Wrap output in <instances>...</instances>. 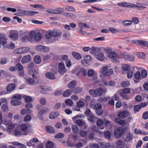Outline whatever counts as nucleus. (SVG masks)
<instances>
[{
    "mask_svg": "<svg viewBox=\"0 0 148 148\" xmlns=\"http://www.w3.org/2000/svg\"><path fill=\"white\" fill-rule=\"evenodd\" d=\"M61 34L60 31L57 29L53 30H49L48 31L46 35V37L48 39H51L52 37H60Z\"/></svg>",
    "mask_w": 148,
    "mask_h": 148,
    "instance_id": "nucleus-1",
    "label": "nucleus"
},
{
    "mask_svg": "<svg viewBox=\"0 0 148 148\" xmlns=\"http://www.w3.org/2000/svg\"><path fill=\"white\" fill-rule=\"evenodd\" d=\"M122 58L125 60L129 61L130 62H133L135 60V56L132 55L127 53L125 52L121 54Z\"/></svg>",
    "mask_w": 148,
    "mask_h": 148,
    "instance_id": "nucleus-2",
    "label": "nucleus"
},
{
    "mask_svg": "<svg viewBox=\"0 0 148 148\" xmlns=\"http://www.w3.org/2000/svg\"><path fill=\"white\" fill-rule=\"evenodd\" d=\"M124 133V129L122 127H119L114 131V136L117 138H120L123 135Z\"/></svg>",
    "mask_w": 148,
    "mask_h": 148,
    "instance_id": "nucleus-3",
    "label": "nucleus"
},
{
    "mask_svg": "<svg viewBox=\"0 0 148 148\" xmlns=\"http://www.w3.org/2000/svg\"><path fill=\"white\" fill-rule=\"evenodd\" d=\"M148 6V4L146 3H140L139 2H137L136 5H133V7L136 8L139 10H143L146 8Z\"/></svg>",
    "mask_w": 148,
    "mask_h": 148,
    "instance_id": "nucleus-4",
    "label": "nucleus"
},
{
    "mask_svg": "<svg viewBox=\"0 0 148 148\" xmlns=\"http://www.w3.org/2000/svg\"><path fill=\"white\" fill-rule=\"evenodd\" d=\"M58 68L59 73L62 75H63L66 71L63 62H61L59 63Z\"/></svg>",
    "mask_w": 148,
    "mask_h": 148,
    "instance_id": "nucleus-5",
    "label": "nucleus"
},
{
    "mask_svg": "<svg viewBox=\"0 0 148 148\" xmlns=\"http://www.w3.org/2000/svg\"><path fill=\"white\" fill-rule=\"evenodd\" d=\"M108 56L109 58L113 59V61L114 62H119V60L117 59V53L115 52L112 51L108 53Z\"/></svg>",
    "mask_w": 148,
    "mask_h": 148,
    "instance_id": "nucleus-6",
    "label": "nucleus"
},
{
    "mask_svg": "<svg viewBox=\"0 0 148 148\" xmlns=\"http://www.w3.org/2000/svg\"><path fill=\"white\" fill-rule=\"evenodd\" d=\"M129 115L128 112L126 110L119 112L118 114V116L119 118L123 119L127 117Z\"/></svg>",
    "mask_w": 148,
    "mask_h": 148,
    "instance_id": "nucleus-7",
    "label": "nucleus"
},
{
    "mask_svg": "<svg viewBox=\"0 0 148 148\" xmlns=\"http://www.w3.org/2000/svg\"><path fill=\"white\" fill-rule=\"evenodd\" d=\"M9 37L10 40L15 41L18 39V36L17 32H11Z\"/></svg>",
    "mask_w": 148,
    "mask_h": 148,
    "instance_id": "nucleus-8",
    "label": "nucleus"
},
{
    "mask_svg": "<svg viewBox=\"0 0 148 148\" xmlns=\"http://www.w3.org/2000/svg\"><path fill=\"white\" fill-rule=\"evenodd\" d=\"M31 60V57L30 55H28L24 56L22 58L21 62L22 64H25Z\"/></svg>",
    "mask_w": 148,
    "mask_h": 148,
    "instance_id": "nucleus-9",
    "label": "nucleus"
},
{
    "mask_svg": "<svg viewBox=\"0 0 148 148\" xmlns=\"http://www.w3.org/2000/svg\"><path fill=\"white\" fill-rule=\"evenodd\" d=\"M96 96H100L106 92V90L102 88H99L96 89Z\"/></svg>",
    "mask_w": 148,
    "mask_h": 148,
    "instance_id": "nucleus-10",
    "label": "nucleus"
},
{
    "mask_svg": "<svg viewBox=\"0 0 148 148\" xmlns=\"http://www.w3.org/2000/svg\"><path fill=\"white\" fill-rule=\"evenodd\" d=\"M96 58L99 60L101 61H103L105 58V56L104 54L101 52L98 53L96 56Z\"/></svg>",
    "mask_w": 148,
    "mask_h": 148,
    "instance_id": "nucleus-11",
    "label": "nucleus"
},
{
    "mask_svg": "<svg viewBox=\"0 0 148 148\" xmlns=\"http://www.w3.org/2000/svg\"><path fill=\"white\" fill-rule=\"evenodd\" d=\"M118 5L120 6L128 8L133 7V5L130 3H127L126 2H123L119 3Z\"/></svg>",
    "mask_w": 148,
    "mask_h": 148,
    "instance_id": "nucleus-12",
    "label": "nucleus"
},
{
    "mask_svg": "<svg viewBox=\"0 0 148 148\" xmlns=\"http://www.w3.org/2000/svg\"><path fill=\"white\" fill-rule=\"evenodd\" d=\"M16 87V85L14 84H10L7 85L6 90L8 92H11Z\"/></svg>",
    "mask_w": 148,
    "mask_h": 148,
    "instance_id": "nucleus-13",
    "label": "nucleus"
},
{
    "mask_svg": "<svg viewBox=\"0 0 148 148\" xmlns=\"http://www.w3.org/2000/svg\"><path fill=\"white\" fill-rule=\"evenodd\" d=\"M46 77L48 79L53 80L56 78V77L54 74L51 72H48L45 74Z\"/></svg>",
    "mask_w": 148,
    "mask_h": 148,
    "instance_id": "nucleus-14",
    "label": "nucleus"
},
{
    "mask_svg": "<svg viewBox=\"0 0 148 148\" xmlns=\"http://www.w3.org/2000/svg\"><path fill=\"white\" fill-rule=\"evenodd\" d=\"M46 130L47 132L51 134L54 133L55 132L54 128L50 125L47 126L46 127Z\"/></svg>",
    "mask_w": 148,
    "mask_h": 148,
    "instance_id": "nucleus-15",
    "label": "nucleus"
},
{
    "mask_svg": "<svg viewBox=\"0 0 148 148\" xmlns=\"http://www.w3.org/2000/svg\"><path fill=\"white\" fill-rule=\"evenodd\" d=\"M31 127V125L22 124L21 125L20 128L22 131L25 132L27 130L28 127Z\"/></svg>",
    "mask_w": 148,
    "mask_h": 148,
    "instance_id": "nucleus-16",
    "label": "nucleus"
},
{
    "mask_svg": "<svg viewBox=\"0 0 148 148\" xmlns=\"http://www.w3.org/2000/svg\"><path fill=\"white\" fill-rule=\"evenodd\" d=\"M73 91L70 89H67L64 91L63 93V96L64 97H68L72 94Z\"/></svg>",
    "mask_w": 148,
    "mask_h": 148,
    "instance_id": "nucleus-17",
    "label": "nucleus"
},
{
    "mask_svg": "<svg viewBox=\"0 0 148 148\" xmlns=\"http://www.w3.org/2000/svg\"><path fill=\"white\" fill-rule=\"evenodd\" d=\"M115 122L121 125L124 126L126 124L125 121L124 120H121L119 118H115L114 119Z\"/></svg>",
    "mask_w": 148,
    "mask_h": 148,
    "instance_id": "nucleus-18",
    "label": "nucleus"
},
{
    "mask_svg": "<svg viewBox=\"0 0 148 148\" xmlns=\"http://www.w3.org/2000/svg\"><path fill=\"white\" fill-rule=\"evenodd\" d=\"M98 144L101 148H111L110 145L109 143H103L101 142L98 143Z\"/></svg>",
    "mask_w": 148,
    "mask_h": 148,
    "instance_id": "nucleus-19",
    "label": "nucleus"
},
{
    "mask_svg": "<svg viewBox=\"0 0 148 148\" xmlns=\"http://www.w3.org/2000/svg\"><path fill=\"white\" fill-rule=\"evenodd\" d=\"M136 42L140 46H146L147 47L148 46V41L138 40Z\"/></svg>",
    "mask_w": 148,
    "mask_h": 148,
    "instance_id": "nucleus-20",
    "label": "nucleus"
},
{
    "mask_svg": "<svg viewBox=\"0 0 148 148\" xmlns=\"http://www.w3.org/2000/svg\"><path fill=\"white\" fill-rule=\"evenodd\" d=\"M59 114L58 112H53L49 114V118L51 119H53L57 117Z\"/></svg>",
    "mask_w": 148,
    "mask_h": 148,
    "instance_id": "nucleus-21",
    "label": "nucleus"
},
{
    "mask_svg": "<svg viewBox=\"0 0 148 148\" xmlns=\"http://www.w3.org/2000/svg\"><path fill=\"white\" fill-rule=\"evenodd\" d=\"M42 39V34L40 32L36 33L34 37V40L36 41H38Z\"/></svg>",
    "mask_w": 148,
    "mask_h": 148,
    "instance_id": "nucleus-22",
    "label": "nucleus"
},
{
    "mask_svg": "<svg viewBox=\"0 0 148 148\" xmlns=\"http://www.w3.org/2000/svg\"><path fill=\"white\" fill-rule=\"evenodd\" d=\"M75 123L79 127L85 125L86 124L85 121L82 119L76 120Z\"/></svg>",
    "mask_w": 148,
    "mask_h": 148,
    "instance_id": "nucleus-23",
    "label": "nucleus"
},
{
    "mask_svg": "<svg viewBox=\"0 0 148 148\" xmlns=\"http://www.w3.org/2000/svg\"><path fill=\"white\" fill-rule=\"evenodd\" d=\"M11 103L12 105L16 106L21 105V102L19 100L14 99L11 101Z\"/></svg>",
    "mask_w": 148,
    "mask_h": 148,
    "instance_id": "nucleus-24",
    "label": "nucleus"
},
{
    "mask_svg": "<svg viewBox=\"0 0 148 148\" xmlns=\"http://www.w3.org/2000/svg\"><path fill=\"white\" fill-rule=\"evenodd\" d=\"M76 85V81L73 80L69 83L68 85V87L69 88H73Z\"/></svg>",
    "mask_w": 148,
    "mask_h": 148,
    "instance_id": "nucleus-25",
    "label": "nucleus"
},
{
    "mask_svg": "<svg viewBox=\"0 0 148 148\" xmlns=\"http://www.w3.org/2000/svg\"><path fill=\"white\" fill-rule=\"evenodd\" d=\"M113 71L112 69H110L108 70L103 75L104 77L110 76L113 74Z\"/></svg>",
    "mask_w": 148,
    "mask_h": 148,
    "instance_id": "nucleus-26",
    "label": "nucleus"
},
{
    "mask_svg": "<svg viewBox=\"0 0 148 148\" xmlns=\"http://www.w3.org/2000/svg\"><path fill=\"white\" fill-rule=\"evenodd\" d=\"M71 129L73 132L75 134L79 132V129L76 125H72V126Z\"/></svg>",
    "mask_w": 148,
    "mask_h": 148,
    "instance_id": "nucleus-27",
    "label": "nucleus"
},
{
    "mask_svg": "<svg viewBox=\"0 0 148 148\" xmlns=\"http://www.w3.org/2000/svg\"><path fill=\"white\" fill-rule=\"evenodd\" d=\"M88 120L89 121L92 123L95 122V120L96 119V117L94 116L93 114L88 116Z\"/></svg>",
    "mask_w": 148,
    "mask_h": 148,
    "instance_id": "nucleus-28",
    "label": "nucleus"
},
{
    "mask_svg": "<svg viewBox=\"0 0 148 148\" xmlns=\"http://www.w3.org/2000/svg\"><path fill=\"white\" fill-rule=\"evenodd\" d=\"M73 57L77 60L80 59L81 58V56L78 53L73 52L72 53Z\"/></svg>",
    "mask_w": 148,
    "mask_h": 148,
    "instance_id": "nucleus-29",
    "label": "nucleus"
},
{
    "mask_svg": "<svg viewBox=\"0 0 148 148\" xmlns=\"http://www.w3.org/2000/svg\"><path fill=\"white\" fill-rule=\"evenodd\" d=\"M137 57L141 59H145L146 57V54L143 52H139L137 54Z\"/></svg>",
    "mask_w": 148,
    "mask_h": 148,
    "instance_id": "nucleus-30",
    "label": "nucleus"
},
{
    "mask_svg": "<svg viewBox=\"0 0 148 148\" xmlns=\"http://www.w3.org/2000/svg\"><path fill=\"white\" fill-rule=\"evenodd\" d=\"M41 60V58L39 56H36L34 58V61L36 64H39Z\"/></svg>",
    "mask_w": 148,
    "mask_h": 148,
    "instance_id": "nucleus-31",
    "label": "nucleus"
},
{
    "mask_svg": "<svg viewBox=\"0 0 148 148\" xmlns=\"http://www.w3.org/2000/svg\"><path fill=\"white\" fill-rule=\"evenodd\" d=\"M31 112V110L29 109H23L21 111V113L23 115L29 114Z\"/></svg>",
    "mask_w": 148,
    "mask_h": 148,
    "instance_id": "nucleus-32",
    "label": "nucleus"
},
{
    "mask_svg": "<svg viewBox=\"0 0 148 148\" xmlns=\"http://www.w3.org/2000/svg\"><path fill=\"white\" fill-rule=\"evenodd\" d=\"M132 135L130 133L128 132L126 135L125 138V141L127 142H129L132 138Z\"/></svg>",
    "mask_w": 148,
    "mask_h": 148,
    "instance_id": "nucleus-33",
    "label": "nucleus"
},
{
    "mask_svg": "<svg viewBox=\"0 0 148 148\" xmlns=\"http://www.w3.org/2000/svg\"><path fill=\"white\" fill-rule=\"evenodd\" d=\"M16 70L18 71H21L23 69V66L20 63H18L15 66Z\"/></svg>",
    "mask_w": 148,
    "mask_h": 148,
    "instance_id": "nucleus-34",
    "label": "nucleus"
},
{
    "mask_svg": "<svg viewBox=\"0 0 148 148\" xmlns=\"http://www.w3.org/2000/svg\"><path fill=\"white\" fill-rule=\"evenodd\" d=\"M0 43L2 45H5L7 43V41L5 38L3 36L0 37Z\"/></svg>",
    "mask_w": 148,
    "mask_h": 148,
    "instance_id": "nucleus-35",
    "label": "nucleus"
},
{
    "mask_svg": "<svg viewBox=\"0 0 148 148\" xmlns=\"http://www.w3.org/2000/svg\"><path fill=\"white\" fill-rule=\"evenodd\" d=\"M47 148H52L53 147L54 144L53 142L51 141H48L45 144Z\"/></svg>",
    "mask_w": 148,
    "mask_h": 148,
    "instance_id": "nucleus-36",
    "label": "nucleus"
},
{
    "mask_svg": "<svg viewBox=\"0 0 148 148\" xmlns=\"http://www.w3.org/2000/svg\"><path fill=\"white\" fill-rule=\"evenodd\" d=\"M55 14H58L64 12V9L63 8H58L54 10Z\"/></svg>",
    "mask_w": 148,
    "mask_h": 148,
    "instance_id": "nucleus-37",
    "label": "nucleus"
},
{
    "mask_svg": "<svg viewBox=\"0 0 148 148\" xmlns=\"http://www.w3.org/2000/svg\"><path fill=\"white\" fill-rule=\"evenodd\" d=\"M22 14H21V15H29L32 16V11L28 10L23 11H22Z\"/></svg>",
    "mask_w": 148,
    "mask_h": 148,
    "instance_id": "nucleus-38",
    "label": "nucleus"
},
{
    "mask_svg": "<svg viewBox=\"0 0 148 148\" xmlns=\"http://www.w3.org/2000/svg\"><path fill=\"white\" fill-rule=\"evenodd\" d=\"M40 88L41 89L40 92L41 93L44 94L47 93V89L46 87L44 86H40Z\"/></svg>",
    "mask_w": 148,
    "mask_h": 148,
    "instance_id": "nucleus-39",
    "label": "nucleus"
},
{
    "mask_svg": "<svg viewBox=\"0 0 148 148\" xmlns=\"http://www.w3.org/2000/svg\"><path fill=\"white\" fill-rule=\"evenodd\" d=\"M49 111V109L47 108H44L43 109L40 110L39 114L40 115H42L46 113V112Z\"/></svg>",
    "mask_w": 148,
    "mask_h": 148,
    "instance_id": "nucleus-40",
    "label": "nucleus"
},
{
    "mask_svg": "<svg viewBox=\"0 0 148 148\" xmlns=\"http://www.w3.org/2000/svg\"><path fill=\"white\" fill-rule=\"evenodd\" d=\"M15 45L12 42H11L8 44L6 47V48L8 49H14L15 48Z\"/></svg>",
    "mask_w": 148,
    "mask_h": 148,
    "instance_id": "nucleus-41",
    "label": "nucleus"
},
{
    "mask_svg": "<svg viewBox=\"0 0 148 148\" xmlns=\"http://www.w3.org/2000/svg\"><path fill=\"white\" fill-rule=\"evenodd\" d=\"M79 134L82 137H85L87 136V132L81 130L79 132Z\"/></svg>",
    "mask_w": 148,
    "mask_h": 148,
    "instance_id": "nucleus-42",
    "label": "nucleus"
},
{
    "mask_svg": "<svg viewBox=\"0 0 148 148\" xmlns=\"http://www.w3.org/2000/svg\"><path fill=\"white\" fill-rule=\"evenodd\" d=\"M77 106L78 108H82L84 106V103L83 101H79L77 103Z\"/></svg>",
    "mask_w": 148,
    "mask_h": 148,
    "instance_id": "nucleus-43",
    "label": "nucleus"
},
{
    "mask_svg": "<svg viewBox=\"0 0 148 148\" xmlns=\"http://www.w3.org/2000/svg\"><path fill=\"white\" fill-rule=\"evenodd\" d=\"M130 82L127 81H123L121 83V86L123 87H127L129 86Z\"/></svg>",
    "mask_w": 148,
    "mask_h": 148,
    "instance_id": "nucleus-44",
    "label": "nucleus"
},
{
    "mask_svg": "<svg viewBox=\"0 0 148 148\" xmlns=\"http://www.w3.org/2000/svg\"><path fill=\"white\" fill-rule=\"evenodd\" d=\"M102 106L100 103H97L94 106V108L96 111L100 110L102 108Z\"/></svg>",
    "mask_w": 148,
    "mask_h": 148,
    "instance_id": "nucleus-45",
    "label": "nucleus"
},
{
    "mask_svg": "<svg viewBox=\"0 0 148 148\" xmlns=\"http://www.w3.org/2000/svg\"><path fill=\"white\" fill-rule=\"evenodd\" d=\"M132 23L131 21H123L122 23L125 26H128L130 25Z\"/></svg>",
    "mask_w": 148,
    "mask_h": 148,
    "instance_id": "nucleus-46",
    "label": "nucleus"
},
{
    "mask_svg": "<svg viewBox=\"0 0 148 148\" xmlns=\"http://www.w3.org/2000/svg\"><path fill=\"white\" fill-rule=\"evenodd\" d=\"M14 53L16 54L22 53V49L21 47L17 48L13 51Z\"/></svg>",
    "mask_w": 148,
    "mask_h": 148,
    "instance_id": "nucleus-47",
    "label": "nucleus"
},
{
    "mask_svg": "<svg viewBox=\"0 0 148 148\" xmlns=\"http://www.w3.org/2000/svg\"><path fill=\"white\" fill-rule=\"evenodd\" d=\"M27 82L29 85H33L35 82V80L34 78H29L27 79Z\"/></svg>",
    "mask_w": 148,
    "mask_h": 148,
    "instance_id": "nucleus-48",
    "label": "nucleus"
},
{
    "mask_svg": "<svg viewBox=\"0 0 148 148\" xmlns=\"http://www.w3.org/2000/svg\"><path fill=\"white\" fill-rule=\"evenodd\" d=\"M35 34V32L33 31H32L30 32L28 36L30 40L33 39L34 38Z\"/></svg>",
    "mask_w": 148,
    "mask_h": 148,
    "instance_id": "nucleus-49",
    "label": "nucleus"
},
{
    "mask_svg": "<svg viewBox=\"0 0 148 148\" xmlns=\"http://www.w3.org/2000/svg\"><path fill=\"white\" fill-rule=\"evenodd\" d=\"M65 102L67 105L70 106H72L73 103V102L70 99H66L65 101Z\"/></svg>",
    "mask_w": 148,
    "mask_h": 148,
    "instance_id": "nucleus-50",
    "label": "nucleus"
},
{
    "mask_svg": "<svg viewBox=\"0 0 148 148\" xmlns=\"http://www.w3.org/2000/svg\"><path fill=\"white\" fill-rule=\"evenodd\" d=\"M21 40L23 42L29 41L30 39L28 35H25L22 37Z\"/></svg>",
    "mask_w": 148,
    "mask_h": 148,
    "instance_id": "nucleus-51",
    "label": "nucleus"
},
{
    "mask_svg": "<svg viewBox=\"0 0 148 148\" xmlns=\"http://www.w3.org/2000/svg\"><path fill=\"white\" fill-rule=\"evenodd\" d=\"M1 109L3 111L5 112H7L9 110L8 106L6 104L3 105L1 106Z\"/></svg>",
    "mask_w": 148,
    "mask_h": 148,
    "instance_id": "nucleus-52",
    "label": "nucleus"
},
{
    "mask_svg": "<svg viewBox=\"0 0 148 148\" xmlns=\"http://www.w3.org/2000/svg\"><path fill=\"white\" fill-rule=\"evenodd\" d=\"M127 94L123 93V92L122 91V92L120 93V95L123 99H128L129 97Z\"/></svg>",
    "mask_w": 148,
    "mask_h": 148,
    "instance_id": "nucleus-53",
    "label": "nucleus"
},
{
    "mask_svg": "<svg viewBox=\"0 0 148 148\" xmlns=\"http://www.w3.org/2000/svg\"><path fill=\"white\" fill-rule=\"evenodd\" d=\"M40 102L41 104L42 105H45L46 103V99L42 97L40 99Z\"/></svg>",
    "mask_w": 148,
    "mask_h": 148,
    "instance_id": "nucleus-54",
    "label": "nucleus"
},
{
    "mask_svg": "<svg viewBox=\"0 0 148 148\" xmlns=\"http://www.w3.org/2000/svg\"><path fill=\"white\" fill-rule=\"evenodd\" d=\"M82 88H77L73 90V92L76 94H78L81 93L82 91Z\"/></svg>",
    "mask_w": 148,
    "mask_h": 148,
    "instance_id": "nucleus-55",
    "label": "nucleus"
},
{
    "mask_svg": "<svg viewBox=\"0 0 148 148\" xmlns=\"http://www.w3.org/2000/svg\"><path fill=\"white\" fill-rule=\"evenodd\" d=\"M84 59L88 62L91 61L92 60V58L89 55H87L84 56Z\"/></svg>",
    "mask_w": 148,
    "mask_h": 148,
    "instance_id": "nucleus-56",
    "label": "nucleus"
},
{
    "mask_svg": "<svg viewBox=\"0 0 148 148\" xmlns=\"http://www.w3.org/2000/svg\"><path fill=\"white\" fill-rule=\"evenodd\" d=\"M94 73V71L92 69L89 70L87 72L88 76L89 77H91L92 76Z\"/></svg>",
    "mask_w": 148,
    "mask_h": 148,
    "instance_id": "nucleus-57",
    "label": "nucleus"
},
{
    "mask_svg": "<svg viewBox=\"0 0 148 148\" xmlns=\"http://www.w3.org/2000/svg\"><path fill=\"white\" fill-rule=\"evenodd\" d=\"M147 75V71L145 70H142L141 72V75L143 78H145Z\"/></svg>",
    "mask_w": 148,
    "mask_h": 148,
    "instance_id": "nucleus-58",
    "label": "nucleus"
},
{
    "mask_svg": "<svg viewBox=\"0 0 148 148\" xmlns=\"http://www.w3.org/2000/svg\"><path fill=\"white\" fill-rule=\"evenodd\" d=\"M89 146L90 148H99L98 144L96 143L90 144Z\"/></svg>",
    "mask_w": 148,
    "mask_h": 148,
    "instance_id": "nucleus-59",
    "label": "nucleus"
},
{
    "mask_svg": "<svg viewBox=\"0 0 148 148\" xmlns=\"http://www.w3.org/2000/svg\"><path fill=\"white\" fill-rule=\"evenodd\" d=\"M64 134L62 133H59L56 135L54 137L56 138H63L64 137Z\"/></svg>",
    "mask_w": 148,
    "mask_h": 148,
    "instance_id": "nucleus-60",
    "label": "nucleus"
},
{
    "mask_svg": "<svg viewBox=\"0 0 148 148\" xmlns=\"http://www.w3.org/2000/svg\"><path fill=\"white\" fill-rule=\"evenodd\" d=\"M122 68L123 70L127 71L129 69V66L128 64H124L123 65Z\"/></svg>",
    "mask_w": 148,
    "mask_h": 148,
    "instance_id": "nucleus-61",
    "label": "nucleus"
},
{
    "mask_svg": "<svg viewBox=\"0 0 148 148\" xmlns=\"http://www.w3.org/2000/svg\"><path fill=\"white\" fill-rule=\"evenodd\" d=\"M89 92L90 95L92 97H95L96 96V90L90 89L89 91Z\"/></svg>",
    "mask_w": 148,
    "mask_h": 148,
    "instance_id": "nucleus-62",
    "label": "nucleus"
},
{
    "mask_svg": "<svg viewBox=\"0 0 148 148\" xmlns=\"http://www.w3.org/2000/svg\"><path fill=\"white\" fill-rule=\"evenodd\" d=\"M21 95L19 94H16L14 95L12 97V98L14 99L19 100L21 98Z\"/></svg>",
    "mask_w": 148,
    "mask_h": 148,
    "instance_id": "nucleus-63",
    "label": "nucleus"
},
{
    "mask_svg": "<svg viewBox=\"0 0 148 148\" xmlns=\"http://www.w3.org/2000/svg\"><path fill=\"white\" fill-rule=\"evenodd\" d=\"M143 118L145 120L148 119V111H146L143 113Z\"/></svg>",
    "mask_w": 148,
    "mask_h": 148,
    "instance_id": "nucleus-64",
    "label": "nucleus"
}]
</instances>
